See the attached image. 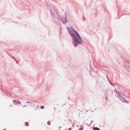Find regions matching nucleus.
Returning a JSON list of instances; mask_svg holds the SVG:
<instances>
[{"label": "nucleus", "mask_w": 130, "mask_h": 130, "mask_svg": "<svg viewBox=\"0 0 130 130\" xmlns=\"http://www.w3.org/2000/svg\"><path fill=\"white\" fill-rule=\"evenodd\" d=\"M4 130H6V129H4Z\"/></svg>", "instance_id": "obj_11"}, {"label": "nucleus", "mask_w": 130, "mask_h": 130, "mask_svg": "<svg viewBox=\"0 0 130 130\" xmlns=\"http://www.w3.org/2000/svg\"><path fill=\"white\" fill-rule=\"evenodd\" d=\"M59 129H60V127H59Z\"/></svg>", "instance_id": "obj_10"}, {"label": "nucleus", "mask_w": 130, "mask_h": 130, "mask_svg": "<svg viewBox=\"0 0 130 130\" xmlns=\"http://www.w3.org/2000/svg\"><path fill=\"white\" fill-rule=\"evenodd\" d=\"M47 123H48V125H50V124H51V122H50V121H48L47 122Z\"/></svg>", "instance_id": "obj_4"}, {"label": "nucleus", "mask_w": 130, "mask_h": 130, "mask_svg": "<svg viewBox=\"0 0 130 130\" xmlns=\"http://www.w3.org/2000/svg\"><path fill=\"white\" fill-rule=\"evenodd\" d=\"M62 22H63V23H67V22H68V19H67V15H66L64 18L62 20Z\"/></svg>", "instance_id": "obj_2"}, {"label": "nucleus", "mask_w": 130, "mask_h": 130, "mask_svg": "<svg viewBox=\"0 0 130 130\" xmlns=\"http://www.w3.org/2000/svg\"><path fill=\"white\" fill-rule=\"evenodd\" d=\"M69 130H72V128H69Z\"/></svg>", "instance_id": "obj_7"}, {"label": "nucleus", "mask_w": 130, "mask_h": 130, "mask_svg": "<svg viewBox=\"0 0 130 130\" xmlns=\"http://www.w3.org/2000/svg\"><path fill=\"white\" fill-rule=\"evenodd\" d=\"M43 108H44V106H42L41 107V109H43Z\"/></svg>", "instance_id": "obj_6"}, {"label": "nucleus", "mask_w": 130, "mask_h": 130, "mask_svg": "<svg viewBox=\"0 0 130 130\" xmlns=\"http://www.w3.org/2000/svg\"><path fill=\"white\" fill-rule=\"evenodd\" d=\"M25 125H26V126H28V125H29V123L26 122H25Z\"/></svg>", "instance_id": "obj_3"}, {"label": "nucleus", "mask_w": 130, "mask_h": 130, "mask_svg": "<svg viewBox=\"0 0 130 130\" xmlns=\"http://www.w3.org/2000/svg\"><path fill=\"white\" fill-rule=\"evenodd\" d=\"M16 102L18 103V104H21V102H20L19 101H17Z\"/></svg>", "instance_id": "obj_5"}, {"label": "nucleus", "mask_w": 130, "mask_h": 130, "mask_svg": "<svg viewBox=\"0 0 130 130\" xmlns=\"http://www.w3.org/2000/svg\"><path fill=\"white\" fill-rule=\"evenodd\" d=\"M83 129V128H80V129H79V130H82Z\"/></svg>", "instance_id": "obj_8"}, {"label": "nucleus", "mask_w": 130, "mask_h": 130, "mask_svg": "<svg viewBox=\"0 0 130 130\" xmlns=\"http://www.w3.org/2000/svg\"><path fill=\"white\" fill-rule=\"evenodd\" d=\"M27 103H30L29 102H27Z\"/></svg>", "instance_id": "obj_9"}, {"label": "nucleus", "mask_w": 130, "mask_h": 130, "mask_svg": "<svg viewBox=\"0 0 130 130\" xmlns=\"http://www.w3.org/2000/svg\"><path fill=\"white\" fill-rule=\"evenodd\" d=\"M71 36L73 38V39L74 40V41L73 42V44L75 47H77L78 46V44H80V43H82V39H81V37L80 36V35H79V33L77 32L75 30H73L72 34H71Z\"/></svg>", "instance_id": "obj_1"}]
</instances>
